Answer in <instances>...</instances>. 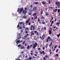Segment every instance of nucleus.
I'll return each instance as SVG.
<instances>
[{
	"instance_id": "f257e3e1",
	"label": "nucleus",
	"mask_w": 60,
	"mask_h": 60,
	"mask_svg": "<svg viewBox=\"0 0 60 60\" xmlns=\"http://www.w3.org/2000/svg\"><path fill=\"white\" fill-rule=\"evenodd\" d=\"M23 8H22L19 10V13L20 14L21 13L22 11H23Z\"/></svg>"
},
{
	"instance_id": "f03ea898",
	"label": "nucleus",
	"mask_w": 60,
	"mask_h": 60,
	"mask_svg": "<svg viewBox=\"0 0 60 60\" xmlns=\"http://www.w3.org/2000/svg\"><path fill=\"white\" fill-rule=\"evenodd\" d=\"M37 43H35L34 44H33V48L34 49H35V47H37Z\"/></svg>"
},
{
	"instance_id": "7ed1b4c3",
	"label": "nucleus",
	"mask_w": 60,
	"mask_h": 60,
	"mask_svg": "<svg viewBox=\"0 0 60 60\" xmlns=\"http://www.w3.org/2000/svg\"><path fill=\"white\" fill-rule=\"evenodd\" d=\"M29 21H30V18H29L26 21V24L28 23L29 22Z\"/></svg>"
},
{
	"instance_id": "20e7f679",
	"label": "nucleus",
	"mask_w": 60,
	"mask_h": 60,
	"mask_svg": "<svg viewBox=\"0 0 60 60\" xmlns=\"http://www.w3.org/2000/svg\"><path fill=\"white\" fill-rule=\"evenodd\" d=\"M57 6H58V8H60V2L58 1V4L57 5Z\"/></svg>"
},
{
	"instance_id": "39448f33",
	"label": "nucleus",
	"mask_w": 60,
	"mask_h": 60,
	"mask_svg": "<svg viewBox=\"0 0 60 60\" xmlns=\"http://www.w3.org/2000/svg\"><path fill=\"white\" fill-rule=\"evenodd\" d=\"M18 35H17V37H18V36L19 35V37L18 38V39H20V38H21V37L20 36V34H18Z\"/></svg>"
},
{
	"instance_id": "423d86ee",
	"label": "nucleus",
	"mask_w": 60,
	"mask_h": 60,
	"mask_svg": "<svg viewBox=\"0 0 60 60\" xmlns=\"http://www.w3.org/2000/svg\"><path fill=\"white\" fill-rule=\"evenodd\" d=\"M45 37V35L44 34L42 36V40H43L44 39V38Z\"/></svg>"
},
{
	"instance_id": "0eeeda50",
	"label": "nucleus",
	"mask_w": 60,
	"mask_h": 60,
	"mask_svg": "<svg viewBox=\"0 0 60 60\" xmlns=\"http://www.w3.org/2000/svg\"><path fill=\"white\" fill-rule=\"evenodd\" d=\"M26 12V10H24L22 12V13H24V14H25Z\"/></svg>"
},
{
	"instance_id": "6e6552de",
	"label": "nucleus",
	"mask_w": 60,
	"mask_h": 60,
	"mask_svg": "<svg viewBox=\"0 0 60 60\" xmlns=\"http://www.w3.org/2000/svg\"><path fill=\"white\" fill-rule=\"evenodd\" d=\"M31 10L30 11V12H32V11H34V8L33 9H32V10H31V9H30Z\"/></svg>"
},
{
	"instance_id": "1a4fd4ad",
	"label": "nucleus",
	"mask_w": 60,
	"mask_h": 60,
	"mask_svg": "<svg viewBox=\"0 0 60 60\" xmlns=\"http://www.w3.org/2000/svg\"><path fill=\"white\" fill-rule=\"evenodd\" d=\"M49 34H51V30H49Z\"/></svg>"
},
{
	"instance_id": "9d476101",
	"label": "nucleus",
	"mask_w": 60,
	"mask_h": 60,
	"mask_svg": "<svg viewBox=\"0 0 60 60\" xmlns=\"http://www.w3.org/2000/svg\"><path fill=\"white\" fill-rule=\"evenodd\" d=\"M26 14H25L24 15V16L23 17V19H26Z\"/></svg>"
},
{
	"instance_id": "9b49d317",
	"label": "nucleus",
	"mask_w": 60,
	"mask_h": 60,
	"mask_svg": "<svg viewBox=\"0 0 60 60\" xmlns=\"http://www.w3.org/2000/svg\"><path fill=\"white\" fill-rule=\"evenodd\" d=\"M19 42H20V40H19L18 41H17L16 42L17 44H18V43H19Z\"/></svg>"
},
{
	"instance_id": "f8f14e48",
	"label": "nucleus",
	"mask_w": 60,
	"mask_h": 60,
	"mask_svg": "<svg viewBox=\"0 0 60 60\" xmlns=\"http://www.w3.org/2000/svg\"><path fill=\"white\" fill-rule=\"evenodd\" d=\"M49 45V43H47L46 44V48H47V47H48V46Z\"/></svg>"
},
{
	"instance_id": "ddd939ff",
	"label": "nucleus",
	"mask_w": 60,
	"mask_h": 60,
	"mask_svg": "<svg viewBox=\"0 0 60 60\" xmlns=\"http://www.w3.org/2000/svg\"><path fill=\"white\" fill-rule=\"evenodd\" d=\"M27 49H29V48H30V46H29V45H27Z\"/></svg>"
},
{
	"instance_id": "4468645a",
	"label": "nucleus",
	"mask_w": 60,
	"mask_h": 60,
	"mask_svg": "<svg viewBox=\"0 0 60 60\" xmlns=\"http://www.w3.org/2000/svg\"><path fill=\"white\" fill-rule=\"evenodd\" d=\"M42 3L43 4H46V3L43 1L42 2Z\"/></svg>"
},
{
	"instance_id": "2eb2a0df",
	"label": "nucleus",
	"mask_w": 60,
	"mask_h": 60,
	"mask_svg": "<svg viewBox=\"0 0 60 60\" xmlns=\"http://www.w3.org/2000/svg\"><path fill=\"white\" fill-rule=\"evenodd\" d=\"M38 2H35L34 3V4H38Z\"/></svg>"
},
{
	"instance_id": "dca6fc26",
	"label": "nucleus",
	"mask_w": 60,
	"mask_h": 60,
	"mask_svg": "<svg viewBox=\"0 0 60 60\" xmlns=\"http://www.w3.org/2000/svg\"><path fill=\"white\" fill-rule=\"evenodd\" d=\"M45 15L46 16H48L49 15V14L47 12H45Z\"/></svg>"
},
{
	"instance_id": "f3484780",
	"label": "nucleus",
	"mask_w": 60,
	"mask_h": 60,
	"mask_svg": "<svg viewBox=\"0 0 60 60\" xmlns=\"http://www.w3.org/2000/svg\"><path fill=\"white\" fill-rule=\"evenodd\" d=\"M17 28L18 29H19V24H18V25L17 26Z\"/></svg>"
},
{
	"instance_id": "a211bd4d",
	"label": "nucleus",
	"mask_w": 60,
	"mask_h": 60,
	"mask_svg": "<svg viewBox=\"0 0 60 60\" xmlns=\"http://www.w3.org/2000/svg\"><path fill=\"white\" fill-rule=\"evenodd\" d=\"M25 48V47L24 46H23V47H21L20 49H24Z\"/></svg>"
},
{
	"instance_id": "6ab92c4d",
	"label": "nucleus",
	"mask_w": 60,
	"mask_h": 60,
	"mask_svg": "<svg viewBox=\"0 0 60 60\" xmlns=\"http://www.w3.org/2000/svg\"><path fill=\"white\" fill-rule=\"evenodd\" d=\"M50 44L49 45V47H50V46H51L52 45V42H51L50 43Z\"/></svg>"
},
{
	"instance_id": "aec40b11",
	"label": "nucleus",
	"mask_w": 60,
	"mask_h": 60,
	"mask_svg": "<svg viewBox=\"0 0 60 60\" xmlns=\"http://www.w3.org/2000/svg\"><path fill=\"white\" fill-rule=\"evenodd\" d=\"M59 56V55H58V54H56L55 55V56H57V57H58V56Z\"/></svg>"
},
{
	"instance_id": "412c9836",
	"label": "nucleus",
	"mask_w": 60,
	"mask_h": 60,
	"mask_svg": "<svg viewBox=\"0 0 60 60\" xmlns=\"http://www.w3.org/2000/svg\"><path fill=\"white\" fill-rule=\"evenodd\" d=\"M39 52L40 53V54H41L42 55V52H41V51H39Z\"/></svg>"
},
{
	"instance_id": "4be33fe9",
	"label": "nucleus",
	"mask_w": 60,
	"mask_h": 60,
	"mask_svg": "<svg viewBox=\"0 0 60 60\" xmlns=\"http://www.w3.org/2000/svg\"><path fill=\"white\" fill-rule=\"evenodd\" d=\"M42 24H45V22H44V21H43L42 22Z\"/></svg>"
},
{
	"instance_id": "5701e85b",
	"label": "nucleus",
	"mask_w": 60,
	"mask_h": 60,
	"mask_svg": "<svg viewBox=\"0 0 60 60\" xmlns=\"http://www.w3.org/2000/svg\"><path fill=\"white\" fill-rule=\"evenodd\" d=\"M27 37V36L25 35V36H24V37L23 38L24 39H26V37Z\"/></svg>"
},
{
	"instance_id": "b1692460",
	"label": "nucleus",
	"mask_w": 60,
	"mask_h": 60,
	"mask_svg": "<svg viewBox=\"0 0 60 60\" xmlns=\"http://www.w3.org/2000/svg\"><path fill=\"white\" fill-rule=\"evenodd\" d=\"M60 11V10L59 9H58V13H59V12Z\"/></svg>"
},
{
	"instance_id": "393cba45",
	"label": "nucleus",
	"mask_w": 60,
	"mask_h": 60,
	"mask_svg": "<svg viewBox=\"0 0 60 60\" xmlns=\"http://www.w3.org/2000/svg\"><path fill=\"white\" fill-rule=\"evenodd\" d=\"M35 28V27L34 26H33V30H35V29H34Z\"/></svg>"
},
{
	"instance_id": "a878e982",
	"label": "nucleus",
	"mask_w": 60,
	"mask_h": 60,
	"mask_svg": "<svg viewBox=\"0 0 60 60\" xmlns=\"http://www.w3.org/2000/svg\"><path fill=\"white\" fill-rule=\"evenodd\" d=\"M36 12L33 15V16H36Z\"/></svg>"
},
{
	"instance_id": "bb28decb",
	"label": "nucleus",
	"mask_w": 60,
	"mask_h": 60,
	"mask_svg": "<svg viewBox=\"0 0 60 60\" xmlns=\"http://www.w3.org/2000/svg\"><path fill=\"white\" fill-rule=\"evenodd\" d=\"M51 39V38L50 37H48V39L49 40V39Z\"/></svg>"
},
{
	"instance_id": "cd10ccee",
	"label": "nucleus",
	"mask_w": 60,
	"mask_h": 60,
	"mask_svg": "<svg viewBox=\"0 0 60 60\" xmlns=\"http://www.w3.org/2000/svg\"><path fill=\"white\" fill-rule=\"evenodd\" d=\"M33 58H34V59H35V58H36V57L34 56H33Z\"/></svg>"
},
{
	"instance_id": "c85d7f7f",
	"label": "nucleus",
	"mask_w": 60,
	"mask_h": 60,
	"mask_svg": "<svg viewBox=\"0 0 60 60\" xmlns=\"http://www.w3.org/2000/svg\"><path fill=\"white\" fill-rule=\"evenodd\" d=\"M32 7H33V6L32 5H31L30 6V9H32Z\"/></svg>"
},
{
	"instance_id": "c756f323",
	"label": "nucleus",
	"mask_w": 60,
	"mask_h": 60,
	"mask_svg": "<svg viewBox=\"0 0 60 60\" xmlns=\"http://www.w3.org/2000/svg\"><path fill=\"white\" fill-rule=\"evenodd\" d=\"M60 23L59 22H58L56 23V25H59V24Z\"/></svg>"
},
{
	"instance_id": "7c9ffc66",
	"label": "nucleus",
	"mask_w": 60,
	"mask_h": 60,
	"mask_svg": "<svg viewBox=\"0 0 60 60\" xmlns=\"http://www.w3.org/2000/svg\"><path fill=\"white\" fill-rule=\"evenodd\" d=\"M31 33H32L31 34V35L32 36V35H33V31H31Z\"/></svg>"
},
{
	"instance_id": "2f4dec72",
	"label": "nucleus",
	"mask_w": 60,
	"mask_h": 60,
	"mask_svg": "<svg viewBox=\"0 0 60 60\" xmlns=\"http://www.w3.org/2000/svg\"><path fill=\"white\" fill-rule=\"evenodd\" d=\"M32 46H33V45H30V48H32Z\"/></svg>"
},
{
	"instance_id": "473e14b6",
	"label": "nucleus",
	"mask_w": 60,
	"mask_h": 60,
	"mask_svg": "<svg viewBox=\"0 0 60 60\" xmlns=\"http://www.w3.org/2000/svg\"><path fill=\"white\" fill-rule=\"evenodd\" d=\"M55 4L56 5H57V4H58V3L57 2H56L55 3Z\"/></svg>"
},
{
	"instance_id": "72a5a7b5",
	"label": "nucleus",
	"mask_w": 60,
	"mask_h": 60,
	"mask_svg": "<svg viewBox=\"0 0 60 60\" xmlns=\"http://www.w3.org/2000/svg\"><path fill=\"white\" fill-rule=\"evenodd\" d=\"M42 53L43 54H45V52H44V51H42Z\"/></svg>"
},
{
	"instance_id": "f704fd0d",
	"label": "nucleus",
	"mask_w": 60,
	"mask_h": 60,
	"mask_svg": "<svg viewBox=\"0 0 60 60\" xmlns=\"http://www.w3.org/2000/svg\"><path fill=\"white\" fill-rule=\"evenodd\" d=\"M45 57L46 58H47L48 57V56L47 55H46L45 56Z\"/></svg>"
},
{
	"instance_id": "c9c22d12",
	"label": "nucleus",
	"mask_w": 60,
	"mask_h": 60,
	"mask_svg": "<svg viewBox=\"0 0 60 60\" xmlns=\"http://www.w3.org/2000/svg\"><path fill=\"white\" fill-rule=\"evenodd\" d=\"M38 50H41V48H38Z\"/></svg>"
},
{
	"instance_id": "e433bc0d",
	"label": "nucleus",
	"mask_w": 60,
	"mask_h": 60,
	"mask_svg": "<svg viewBox=\"0 0 60 60\" xmlns=\"http://www.w3.org/2000/svg\"><path fill=\"white\" fill-rule=\"evenodd\" d=\"M49 41V39H48V38H47V40H46V42H48V41Z\"/></svg>"
},
{
	"instance_id": "4c0bfd02",
	"label": "nucleus",
	"mask_w": 60,
	"mask_h": 60,
	"mask_svg": "<svg viewBox=\"0 0 60 60\" xmlns=\"http://www.w3.org/2000/svg\"><path fill=\"white\" fill-rule=\"evenodd\" d=\"M37 35H39V32H37L36 33Z\"/></svg>"
},
{
	"instance_id": "58836bf2",
	"label": "nucleus",
	"mask_w": 60,
	"mask_h": 60,
	"mask_svg": "<svg viewBox=\"0 0 60 60\" xmlns=\"http://www.w3.org/2000/svg\"><path fill=\"white\" fill-rule=\"evenodd\" d=\"M43 60H46V58H45V57H44Z\"/></svg>"
},
{
	"instance_id": "ea45409f",
	"label": "nucleus",
	"mask_w": 60,
	"mask_h": 60,
	"mask_svg": "<svg viewBox=\"0 0 60 60\" xmlns=\"http://www.w3.org/2000/svg\"><path fill=\"white\" fill-rule=\"evenodd\" d=\"M57 37L58 38L60 36L59 34H58L57 35Z\"/></svg>"
},
{
	"instance_id": "a19ab883",
	"label": "nucleus",
	"mask_w": 60,
	"mask_h": 60,
	"mask_svg": "<svg viewBox=\"0 0 60 60\" xmlns=\"http://www.w3.org/2000/svg\"><path fill=\"white\" fill-rule=\"evenodd\" d=\"M40 28H38L37 31H40Z\"/></svg>"
},
{
	"instance_id": "79ce46f5",
	"label": "nucleus",
	"mask_w": 60,
	"mask_h": 60,
	"mask_svg": "<svg viewBox=\"0 0 60 60\" xmlns=\"http://www.w3.org/2000/svg\"><path fill=\"white\" fill-rule=\"evenodd\" d=\"M37 31H34V33H35V34H36V33H37Z\"/></svg>"
},
{
	"instance_id": "37998d69",
	"label": "nucleus",
	"mask_w": 60,
	"mask_h": 60,
	"mask_svg": "<svg viewBox=\"0 0 60 60\" xmlns=\"http://www.w3.org/2000/svg\"><path fill=\"white\" fill-rule=\"evenodd\" d=\"M51 17L52 18L51 19V20H53V16H51Z\"/></svg>"
},
{
	"instance_id": "c03bdc74",
	"label": "nucleus",
	"mask_w": 60,
	"mask_h": 60,
	"mask_svg": "<svg viewBox=\"0 0 60 60\" xmlns=\"http://www.w3.org/2000/svg\"><path fill=\"white\" fill-rule=\"evenodd\" d=\"M34 56H37V54H34Z\"/></svg>"
},
{
	"instance_id": "a18cd8bd",
	"label": "nucleus",
	"mask_w": 60,
	"mask_h": 60,
	"mask_svg": "<svg viewBox=\"0 0 60 60\" xmlns=\"http://www.w3.org/2000/svg\"><path fill=\"white\" fill-rule=\"evenodd\" d=\"M48 3L49 4H50V1H48Z\"/></svg>"
},
{
	"instance_id": "49530a36",
	"label": "nucleus",
	"mask_w": 60,
	"mask_h": 60,
	"mask_svg": "<svg viewBox=\"0 0 60 60\" xmlns=\"http://www.w3.org/2000/svg\"><path fill=\"white\" fill-rule=\"evenodd\" d=\"M58 49H57L56 51V53H57V52H58Z\"/></svg>"
},
{
	"instance_id": "de8ad7c7",
	"label": "nucleus",
	"mask_w": 60,
	"mask_h": 60,
	"mask_svg": "<svg viewBox=\"0 0 60 60\" xmlns=\"http://www.w3.org/2000/svg\"><path fill=\"white\" fill-rule=\"evenodd\" d=\"M28 25H29V26L30 25H31V24H30V22H29V23L28 24Z\"/></svg>"
},
{
	"instance_id": "09e8293b",
	"label": "nucleus",
	"mask_w": 60,
	"mask_h": 60,
	"mask_svg": "<svg viewBox=\"0 0 60 60\" xmlns=\"http://www.w3.org/2000/svg\"><path fill=\"white\" fill-rule=\"evenodd\" d=\"M53 22H54V21H52L51 23V24H53Z\"/></svg>"
},
{
	"instance_id": "8fccbe9b",
	"label": "nucleus",
	"mask_w": 60,
	"mask_h": 60,
	"mask_svg": "<svg viewBox=\"0 0 60 60\" xmlns=\"http://www.w3.org/2000/svg\"><path fill=\"white\" fill-rule=\"evenodd\" d=\"M22 23V22H20V24L21 25Z\"/></svg>"
},
{
	"instance_id": "3c124183",
	"label": "nucleus",
	"mask_w": 60,
	"mask_h": 60,
	"mask_svg": "<svg viewBox=\"0 0 60 60\" xmlns=\"http://www.w3.org/2000/svg\"><path fill=\"white\" fill-rule=\"evenodd\" d=\"M44 29L45 30H46V26H45L44 27Z\"/></svg>"
},
{
	"instance_id": "603ef678",
	"label": "nucleus",
	"mask_w": 60,
	"mask_h": 60,
	"mask_svg": "<svg viewBox=\"0 0 60 60\" xmlns=\"http://www.w3.org/2000/svg\"><path fill=\"white\" fill-rule=\"evenodd\" d=\"M31 58H32V57H30L29 58V59L30 60H31Z\"/></svg>"
},
{
	"instance_id": "864d4df0",
	"label": "nucleus",
	"mask_w": 60,
	"mask_h": 60,
	"mask_svg": "<svg viewBox=\"0 0 60 60\" xmlns=\"http://www.w3.org/2000/svg\"><path fill=\"white\" fill-rule=\"evenodd\" d=\"M22 26L23 28H25V25H23Z\"/></svg>"
},
{
	"instance_id": "5fc2aeb1",
	"label": "nucleus",
	"mask_w": 60,
	"mask_h": 60,
	"mask_svg": "<svg viewBox=\"0 0 60 60\" xmlns=\"http://www.w3.org/2000/svg\"><path fill=\"white\" fill-rule=\"evenodd\" d=\"M57 11V9H55V12H56Z\"/></svg>"
},
{
	"instance_id": "6e6d98bb",
	"label": "nucleus",
	"mask_w": 60,
	"mask_h": 60,
	"mask_svg": "<svg viewBox=\"0 0 60 60\" xmlns=\"http://www.w3.org/2000/svg\"><path fill=\"white\" fill-rule=\"evenodd\" d=\"M35 52V54H37V53H38V52Z\"/></svg>"
},
{
	"instance_id": "4d7b16f0",
	"label": "nucleus",
	"mask_w": 60,
	"mask_h": 60,
	"mask_svg": "<svg viewBox=\"0 0 60 60\" xmlns=\"http://www.w3.org/2000/svg\"><path fill=\"white\" fill-rule=\"evenodd\" d=\"M20 45H21V44H19V45L18 46V47H19V46H20Z\"/></svg>"
},
{
	"instance_id": "13d9d810",
	"label": "nucleus",
	"mask_w": 60,
	"mask_h": 60,
	"mask_svg": "<svg viewBox=\"0 0 60 60\" xmlns=\"http://www.w3.org/2000/svg\"><path fill=\"white\" fill-rule=\"evenodd\" d=\"M33 27V25H32V26H31L30 28H32Z\"/></svg>"
},
{
	"instance_id": "bf43d9fd",
	"label": "nucleus",
	"mask_w": 60,
	"mask_h": 60,
	"mask_svg": "<svg viewBox=\"0 0 60 60\" xmlns=\"http://www.w3.org/2000/svg\"><path fill=\"white\" fill-rule=\"evenodd\" d=\"M40 19H39V18L38 19V22H40Z\"/></svg>"
},
{
	"instance_id": "052dcab7",
	"label": "nucleus",
	"mask_w": 60,
	"mask_h": 60,
	"mask_svg": "<svg viewBox=\"0 0 60 60\" xmlns=\"http://www.w3.org/2000/svg\"><path fill=\"white\" fill-rule=\"evenodd\" d=\"M39 24H41V22H39Z\"/></svg>"
},
{
	"instance_id": "680f3d73",
	"label": "nucleus",
	"mask_w": 60,
	"mask_h": 60,
	"mask_svg": "<svg viewBox=\"0 0 60 60\" xmlns=\"http://www.w3.org/2000/svg\"><path fill=\"white\" fill-rule=\"evenodd\" d=\"M28 57V56L27 55L25 57V58H26Z\"/></svg>"
},
{
	"instance_id": "e2e57ef3",
	"label": "nucleus",
	"mask_w": 60,
	"mask_h": 60,
	"mask_svg": "<svg viewBox=\"0 0 60 60\" xmlns=\"http://www.w3.org/2000/svg\"><path fill=\"white\" fill-rule=\"evenodd\" d=\"M28 35H29V34H27L26 35V36L27 37V36H28Z\"/></svg>"
},
{
	"instance_id": "0e129e2a",
	"label": "nucleus",
	"mask_w": 60,
	"mask_h": 60,
	"mask_svg": "<svg viewBox=\"0 0 60 60\" xmlns=\"http://www.w3.org/2000/svg\"><path fill=\"white\" fill-rule=\"evenodd\" d=\"M15 60H21L20 59H15Z\"/></svg>"
},
{
	"instance_id": "69168bd1",
	"label": "nucleus",
	"mask_w": 60,
	"mask_h": 60,
	"mask_svg": "<svg viewBox=\"0 0 60 60\" xmlns=\"http://www.w3.org/2000/svg\"><path fill=\"white\" fill-rule=\"evenodd\" d=\"M22 25H23V26H25V25H25V23H22Z\"/></svg>"
},
{
	"instance_id": "338daca9",
	"label": "nucleus",
	"mask_w": 60,
	"mask_h": 60,
	"mask_svg": "<svg viewBox=\"0 0 60 60\" xmlns=\"http://www.w3.org/2000/svg\"><path fill=\"white\" fill-rule=\"evenodd\" d=\"M25 43V41H24L22 43V44H24Z\"/></svg>"
},
{
	"instance_id": "774afa93",
	"label": "nucleus",
	"mask_w": 60,
	"mask_h": 60,
	"mask_svg": "<svg viewBox=\"0 0 60 60\" xmlns=\"http://www.w3.org/2000/svg\"><path fill=\"white\" fill-rule=\"evenodd\" d=\"M22 32H23V30H21V33H22Z\"/></svg>"
}]
</instances>
